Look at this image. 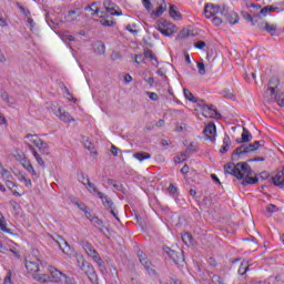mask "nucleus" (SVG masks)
I'll list each match as a JSON object with an SVG mask.
<instances>
[{
    "instance_id": "nucleus-23",
    "label": "nucleus",
    "mask_w": 284,
    "mask_h": 284,
    "mask_svg": "<svg viewBox=\"0 0 284 284\" xmlns=\"http://www.w3.org/2000/svg\"><path fill=\"white\" fill-rule=\"evenodd\" d=\"M222 17H225L226 21L229 23H231V26H236V23H239V13L234 12V11H229L226 9V14H223Z\"/></svg>"
},
{
    "instance_id": "nucleus-26",
    "label": "nucleus",
    "mask_w": 284,
    "mask_h": 284,
    "mask_svg": "<svg viewBox=\"0 0 284 284\" xmlns=\"http://www.w3.org/2000/svg\"><path fill=\"white\" fill-rule=\"evenodd\" d=\"M79 17H81V12L79 11V9H75V10L68 11V13L64 16V19L69 23H72V21H77Z\"/></svg>"
},
{
    "instance_id": "nucleus-13",
    "label": "nucleus",
    "mask_w": 284,
    "mask_h": 284,
    "mask_svg": "<svg viewBox=\"0 0 284 284\" xmlns=\"http://www.w3.org/2000/svg\"><path fill=\"white\" fill-rule=\"evenodd\" d=\"M53 241L57 243L58 247H60V250L63 252V254H67L68 256H70L72 254V246H70L68 241L62 239L60 235H57L53 239Z\"/></svg>"
},
{
    "instance_id": "nucleus-64",
    "label": "nucleus",
    "mask_w": 284,
    "mask_h": 284,
    "mask_svg": "<svg viewBox=\"0 0 284 284\" xmlns=\"http://www.w3.org/2000/svg\"><path fill=\"white\" fill-rule=\"evenodd\" d=\"M113 189H115L118 192H121V190H123V185L120 182H115L113 184Z\"/></svg>"
},
{
    "instance_id": "nucleus-6",
    "label": "nucleus",
    "mask_w": 284,
    "mask_h": 284,
    "mask_svg": "<svg viewBox=\"0 0 284 284\" xmlns=\"http://www.w3.org/2000/svg\"><path fill=\"white\" fill-rule=\"evenodd\" d=\"M215 14H227V7L226 6H219L214 3H206L204 7V16L206 19H212Z\"/></svg>"
},
{
    "instance_id": "nucleus-22",
    "label": "nucleus",
    "mask_w": 284,
    "mask_h": 284,
    "mask_svg": "<svg viewBox=\"0 0 284 284\" xmlns=\"http://www.w3.org/2000/svg\"><path fill=\"white\" fill-rule=\"evenodd\" d=\"M57 116H59L60 121H63V123H72L74 122V118L67 111H63L61 109L58 110Z\"/></svg>"
},
{
    "instance_id": "nucleus-54",
    "label": "nucleus",
    "mask_w": 284,
    "mask_h": 284,
    "mask_svg": "<svg viewBox=\"0 0 284 284\" xmlns=\"http://www.w3.org/2000/svg\"><path fill=\"white\" fill-rule=\"evenodd\" d=\"M205 45H206L205 41H197L194 44V48H197V50H203V48H205Z\"/></svg>"
},
{
    "instance_id": "nucleus-55",
    "label": "nucleus",
    "mask_w": 284,
    "mask_h": 284,
    "mask_svg": "<svg viewBox=\"0 0 284 284\" xmlns=\"http://www.w3.org/2000/svg\"><path fill=\"white\" fill-rule=\"evenodd\" d=\"M75 205L81 210L82 212H85L88 210V206L83 202H75Z\"/></svg>"
},
{
    "instance_id": "nucleus-30",
    "label": "nucleus",
    "mask_w": 284,
    "mask_h": 284,
    "mask_svg": "<svg viewBox=\"0 0 284 284\" xmlns=\"http://www.w3.org/2000/svg\"><path fill=\"white\" fill-rule=\"evenodd\" d=\"M93 50L97 54H105V44L102 41H98L93 44Z\"/></svg>"
},
{
    "instance_id": "nucleus-52",
    "label": "nucleus",
    "mask_w": 284,
    "mask_h": 284,
    "mask_svg": "<svg viewBox=\"0 0 284 284\" xmlns=\"http://www.w3.org/2000/svg\"><path fill=\"white\" fill-rule=\"evenodd\" d=\"M4 284H12V272H8L7 276L4 277Z\"/></svg>"
},
{
    "instance_id": "nucleus-57",
    "label": "nucleus",
    "mask_w": 284,
    "mask_h": 284,
    "mask_svg": "<svg viewBox=\"0 0 284 284\" xmlns=\"http://www.w3.org/2000/svg\"><path fill=\"white\" fill-rule=\"evenodd\" d=\"M145 10H152V2L150 0H142Z\"/></svg>"
},
{
    "instance_id": "nucleus-12",
    "label": "nucleus",
    "mask_w": 284,
    "mask_h": 284,
    "mask_svg": "<svg viewBox=\"0 0 284 284\" xmlns=\"http://www.w3.org/2000/svg\"><path fill=\"white\" fill-rule=\"evenodd\" d=\"M252 152H256V148L252 144H242L233 151L232 159L236 160V156H241V154H250Z\"/></svg>"
},
{
    "instance_id": "nucleus-35",
    "label": "nucleus",
    "mask_w": 284,
    "mask_h": 284,
    "mask_svg": "<svg viewBox=\"0 0 284 284\" xmlns=\"http://www.w3.org/2000/svg\"><path fill=\"white\" fill-rule=\"evenodd\" d=\"M187 159H190V151L179 153L175 158V163H183V161H187Z\"/></svg>"
},
{
    "instance_id": "nucleus-16",
    "label": "nucleus",
    "mask_w": 284,
    "mask_h": 284,
    "mask_svg": "<svg viewBox=\"0 0 284 284\" xmlns=\"http://www.w3.org/2000/svg\"><path fill=\"white\" fill-rule=\"evenodd\" d=\"M138 257H139L140 263L146 270V272H149V274H151V272H154V270H152V262H150L148 260V255L145 253H143V251L138 252Z\"/></svg>"
},
{
    "instance_id": "nucleus-49",
    "label": "nucleus",
    "mask_w": 284,
    "mask_h": 284,
    "mask_svg": "<svg viewBox=\"0 0 284 284\" xmlns=\"http://www.w3.org/2000/svg\"><path fill=\"white\" fill-rule=\"evenodd\" d=\"M149 99H151V101H159V94H156L155 92H146Z\"/></svg>"
},
{
    "instance_id": "nucleus-14",
    "label": "nucleus",
    "mask_w": 284,
    "mask_h": 284,
    "mask_svg": "<svg viewBox=\"0 0 284 284\" xmlns=\"http://www.w3.org/2000/svg\"><path fill=\"white\" fill-rule=\"evenodd\" d=\"M164 251L173 261V263H175V265H179L180 263H183L185 261V257L183 256V251L176 252L170 247H165Z\"/></svg>"
},
{
    "instance_id": "nucleus-9",
    "label": "nucleus",
    "mask_w": 284,
    "mask_h": 284,
    "mask_svg": "<svg viewBox=\"0 0 284 284\" xmlns=\"http://www.w3.org/2000/svg\"><path fill=\"white\" fill-rule=\"evenodd\" d=\"M26 270L30 274H37V272H41V265H43V262L39 258H30L24 261Z\"/></svg>"
},
{
    "instance_id": "nucleus-17",
    "label": "nucleus",
    "mask_w": 284,
    "mask_h": 284,
    "mask_svg": "<svg viewBox=\"0 0 284 284\" xmlns=\"http://www.w3.org/2000/svg\"><path fill=\"white\" fill-rule=\"evenodd\" d=\"M258 30H265L266 32H268V34H271V37H275L276 36V24H270V22L263 21L261 23L257 24Z\"/></svg>"
},
{
    "instance_id": "nucleus-3",
    "label": "nucleus",
    "mask_w": 284,
    "mask_h": 284,
    "mask_svg": "<svg viewBox=\"0 0 284 284\" xmlns=\"http://www.w3.org/2000/svg\"><path fill=\"white\" fill-rule=\"evenodd\" d=\"M274 83H276V79L268 81L270 87L265 91V99L268 103H277L280 108H284V92L278 93V91H276L277 87H274Z\"/></svg>"
},
{
    "instance_id": "nucleus-53",
    "label": "nucleus",
    "mask_w": 284,
    "mask_h": 284,
    "mask_svg": "<svg viewBox=\"0 0 284 284\" xmlns=\"http://www.w3.org/2000/svg\"><path fill=\"white\" fill-rule=\"evenodd\" d=\"M253 148H255V151L258 150V148H263V145H265V141L261 140V141H255L253 144Z\"/></svg>"
},
{
    "instance_id": "nucleus-56",
    "label": "nucleus",
    "mask_w": 284,
    "mask_h": 284,
    "mask_svg": "<svg viewBox=\"0 0 284 284\" xmlns=\"http://www.w3.org/2000/svg\"><path fill=\"white\" fill-rule=\"evenodd\" d=\"M18 8L21 10L22 14H24L26 17H30V10L24 9L23 6H21L20 3H18Z\"/></svg>"
},
{
    "instance_id": "nucleus-47",
    "label": "nucleus",
    "mask_w": 284,
    "mask_h": 284,
    "mask_svg": "<svg viewBox=\"0 0 284 284\" xmlns=\"http://www.w3.org/2000/svg\"><path fill=\"white\" fill-rule=\"evenodd\" d=\"M85 10H93V14H99V7H97V2H93L91 6L85 7Z\"/></svg>"
},
{
    "instance_id": "nucleus-11",
    "label": "nucleus",
    "mask_w": 284,
    "mask_h": 284,
    "mask_svg": "<svg viewBox=\"0 0 284 284\" xmlns=\"http://www.w3.org/2000/svg\"><path fill=\"white\" fill-rule=\"evenodd\" d=\"M158 30L164 37H172L174 33H176V26L171 22H162L158 24Z\"/></svg>"
},
{
    "instance_id": "nucleus-58",
    "label": "nucleus",
    "mask_w": 284,
    "mask_h": 284,
    "mask_svg": "<svg viewBox=\"0 0 284 284\" xmlns=\"http://www.w3.org/2000/svg\"><path fill=\"white\" fill-rule=\"evenodd\" d=\"M212 23H213L214 26H221V23H223V19H221V18H219V17H214V18L212 19Z\"/></svg>"
},
{
    "instance_id": "nucleus-8",
    "label": "nucleus",
    "mask_w": 284,
    "mask_h": 284,
    "mask_svg": "<svg viewBox=\"0 0 284 284\" xmlns=\"http://www.w3.org/2000/svg\"><path fill=\"white\" fill-rule=\"evenodd\" d=\"M27 139L29 143H32L33 145H36V148H38L40 154H48V143L43 142V140H41L39 135L28 134Z\"/></svg>"
},
{
    "instance_id": "nucleus-51",
    "label": "nucleus",
    "mask_w": 284,
    "mask_h": 284,
    "mask_svg": "<svg viewBox=\"0 0 284 284\" xmlns=\"http://www.w3.org/2000/svg\"><path fill=\"white\" fill-rule=\"evenodd\" d=\"M222 97H224V99H233L234 94L230 90H224Z\"/></svg>"
},
{
    "instance_id": "nucleus-34",
    "label": "nucleus",
    "mask_w": 284,
    "mask_h": 284,
    "mask_svg": "<svg viewBox=\"0 0 284 284\" xmlns=\"http://www.w3.org/2000/svg\"><path fill=\"white\" fill-rule=\"evenodd\" d=\"M6 185L9 190L12 191L13 196H21V193L14 190V187H17V183L12 182V180H7Z\"/></svg>"
},
{
    "instance_id": "nucleus-46",
    "label": "nucleus",
    "mask_w": 284,
    "mask_h": 284,
    "mask_svg": "<svg viewBox=\"0 0 284 284\" xmlns=\"http://www.w3.org/2000/svg\"><path fill=\"white\" fill-rule=\"evenodd\" d=\"M197 70H199V74H201L202 77L205 75V63L203 62H197Z\"/></svg>"
},
{
    "instance_id": "nucleus-25",
    "label": "nucleus",
    "mask_w": 284,
    "mask_h": 284,
    "mask_svg": "<svg viewBox=\"0 0 284 284\" xmlns=\"http://www.w3.org/2000/svg\"><path fill=\"white\" fill-rule=\"evenodd\" d=\"M100 23L101 26H104V28H112L114 26V18L112 16L103 14L100 17Z\"/></svg>"
},
{
    "instance_id": "nucleus-10",
    "label": "nucleus",
    "mask_w": 284,
    "mask_h": 284,
    "mask_svg": "<svg viewBox=\"0 0 284 284\" xmlns=\"http://www.w3.org/2000/svg\"><path fill=\"white\" fill-rule=\"evenodd\" d=\"M48 272L51 275V283H63V278L68 276L65 273L59 271L57 267L49 265Z\"/></svg>"
},
{
    "instance_id": "nucleus-44",
    "label": "nucleus",
    "mask_w": 284,
    "mask_h": 284,
    "mask_svg": "<svg viewBox=\"0 0 284 284\" xmlns=\"http://www.w3.org/2000/svg\"><path fill=\"white\" fill-rule=\"evenodd\" d=\"M106 210H110V214H112V216H114V219H116L118 221H121L119 219V215L116 214V211H114V202H112L111 206H104Z\"/></svg>"
},
{
    "instance_id": "nucleus-7",
    "label": "nucleus",
    "mask_w": 284,
    "mask_h": 284,
    "mask_svg": "<svg viewBox=\"0 0 284 284\" xmlns=\"http://www.w3.org/2000/svg\"><path fill=\"white\" fill-rule=\"evenodd\" d=\"M87 190H92L93 194H97L99 196L104 205V207H112V200L105 195V193L100 192L99 189L94 185V183L90 182V178H87Z\"/></svg>"
},
{
    "instance_id": "nucleus-28",
    "label": "nucleus",
    "mask_w": 284,
    "mask_h": 284,
    "mask_svg": "<svg viewBox=\"0 0 284 284\" xmlns=\"http://www.w3.org/2000/svg\"><path fill=\"white\" fill-rule=\"evenodd\" d=\"M230 145H232V140L230 139V135L225 134L223 145L220 149L221 154H225L230 150Z\"/></svg>"
},
{
    "instance_id": "nucleus-32",
    "label": "nucleus",
    "mask_w": 284,
    "mask_h": 284,
    "mask_svg": "<svg viewBox=\"0 0 284 284\" xmlns=\"http://www.w3.org/2000/svg\"><path fill=\"white\" fill-rule=\"evenodd\" d=\"M248 270H250V263L244 260V261H242L237 272L241 276H245V274H247Z\"/></svg>"
},
{
    "instance_id": "nucleus-33",
    "label": "nucleus",
    "mask_w": 284,
    "mask_h": 284,
    "mask_svg": "<svg viewBox=\"0 0 284 284\" xmlns=\"http://www.w3.org/2000/svg\"><path fill=\"white\" fill-rule=\"evenodd\" d=\"M24 169L29 172L31 176H36V179H39V175L37 174V171L34 170V166L29 161H24L22 164Z\"/></svg>"
},
{
    "instance_id": "nucleus-45",
    "label": "nucleus",
    "mask_w": 284,
    "mask_h": 284,
    "mask_svg": "<svg viewBox=\"0 0 284 284\" xmlns=\"http://www.w3.org/2000/svg\"><path fill=\"white\" fill-rule=\"evenodd\" d=\"M2 179H4V181H10L12 180V174L10 173V171L3 169L2 172Z\"/></svg>"
},
{
    "instance_id": "nucleus-38",
    "label": "nucleus",
    "mask_w": 284,
    "mask_h": 284,
    "mask_svg": "<svg viewBox=\"0 0 284 284\" xmlns=\"http://www.w3.org/2000/svg\"><path fill=\"white\" fill-rule=\"evenodd\" d=\"M275 212H278V206L274 205V204H268L266 206V212H265V216L270 217L273 214H275Z\"/></svg>"
},
{
    "instance_id": "nucleus-41",
    "label": "nucleus",
    "mask_w": 284,
    "mask_h": 284,
    "mask_svg": "<svg viewBox=\"0 0 284 284\" xmlns=\"http://www.w3.org/2000/svg\"><path fill=\"white\" fill-rule=\"evenodd\" d=\"M166 8H168V6L165 4V0H162V3L154 12L155 17H161V14H163L165 12Z\"/></svg>"
},
{
    "instance_id": "nucleus-36",
    "label": "nucleus",
    "mask_w": 284,
    "mask_h": 284,
    "mask_svg": "<svg viewBox=\"0 0 284 284\" xmlns=\"http://www.w3.org/2000/svg\"><path fill=\"white\" fill-rule=\"evenodd\" d=\"M34 278L40 283H52V277L49 274L36 275Z\"/></svg>"
},
{
    "instance_id": "nucleus-50",
    "label": "nucleus",
    "mask_w": 284,
    "mask_h": 284,
    "mask_svg": "<svg viewBox=\"0 0 284 284\" xmlns=\"http://www.w3.org/2000/svg\"><path fill=\"white\" fill-rule=\"evenodd\" d=\"M176 186H174V184H170L169 185V194H171V196H176Z\"/></svg>"
},
{
    "instance_id": "nucleus-24",
    "label": "nucleus",
    "mask_w": 284,
    "mask_h": 284,
    "mask_svg": "<svg viewBox=\"0 0 284 284\" xmlns=\"http://www.w3.org/2000/svg\"><path fill=\"white\" fill-rule=\"evenodd\" d=\"M242 17H243V19L248 21V23L256 26L258 19H261V13L253 14V17H252V14H250L247 11H242Z\"/></svg>"
},
{
    "instance_id": "nucleus-61",
    "label": "nucleus",
    "mask_w": 284,
    "mask_h": 284,
    "mask_svg": "<svg viewBox=\"0 0 284 284\" xmlns=\"http://www.w3.org/2000/svg\"><path fill=\"white\" fill-rule=\"evenodd\" d=\"M1 99L4 101V103H10V97L8 95V92H2Z\"/></svg>"
},
{
    "instance_id": "nucleus-1",
    "label": "nucleus",
    "mask_w": 284,
    "mask_h": 284,
    "mask_svg": "<svg viewBox=\"0 0 284 284\" xmlns=\"http://www.w3.org/2000/svg\"><path fill=\"white\" fill-rule=\"evenodd\" d=\"M224 171L226 174L236 176L239 181H242V185H256L258 183V178H252V168L247 162H239L234 164L233 162L224 165Z\"/></svg>"
},
{
    "instance_id": "nucleus-15",
    "label": "nucleus",
    "mask_w": 284,
    "mask_h": 284,
    "mask_svg": "<svg viewBox=\"0 0 284 284\" xmlns=\"http://www.w3.org/2000/svg\"><path fill=\"white\" fill-rule=\"evenodd\" d=\"M105 11L102 14H108V17H121V12L114 10V3L110 0L104 1Z\"/></svg>"
},
{
    "instance_id": "nucleus-62",
    "label": "nucleus",
    "mask_w": 284,
    "mask_h": 284,
    "mask_svg": "<svg viewBox=\"0 0 284 284\" xmlns=\"http://www.w3.org/2000/svg\"><path fill=\"white\" fill-rule=\"evenodd\" d=\"M62 41H64L65 43L72 42V41H74V37L73 36H63Z\"/></svg>"
},
{
    "instance_id": "nucleus-2",
    "label": "nucleus",
    "mask_w": 284,
    "mask_h": 284,
    "mask_svg": "<svg viewBox=\"0 0 284 284\" xmlns=\"http://www.w3.org/2000/svg\"><path fill=\"white\" fill-rule=\"evenodd\" d=\"M183 92L187 101H191V103H197L200 110H202L203 116L206 119H221V113L214 109V105H210L205 103V101L196 99L187 89H183Z\"/></svg>"
},
{
    "instance_id": "nucleus-37",
    "label": "nucleus",
    "mask_w": 284,
    "mask_h": 284,
    "mask_svg": "<svg viewBox=\"0 0 284 284\" xmlns=\"http://www.w3.org/2000/svg\"><path fill=\"white\" fill-rule=\"evenodd\" d=\"M182 241H183L184 245H187V246L194 245V237H192V234H190V233H184L182 235Z\"/></svg>"
},
{
    "instance_id": "nucleus-31",
    "label": "nucleus",
    "mask_w": 284,
    "mask_h": 284,
    "mask_svg": "<svg viewBox=\"0 0 284 284\" xmlns=\"http://www.w3.org/2000/svg\"><path fill=\"white\" fill-rule=\"evenodd\" d=\"M133 158L142 162V161H148V159H152V155L148 152H138L133 154Z\"/></svg>"
},
{
    "instance_id": "nucleus-4",
    "label": "nucleus",
    "mask_w": 284,
    "mask_h": 284,
    "mask_svg": "<svg viewBox=\"0 0 284 284\" xmlns=\"http://www.w3.org/2000/svg\"><path fill=\"white\" fill-rule=\"evenodd\" d=\"M80 245L84 250V252L89 256V258H91L93 262H95L100 272H105V262L103 261V258H101V255H99V252L97 250H94V246L92 245V243H90L88 241H81Z\"/></svg>"
},
{
    "instance_id": "nucleus-39",
    "label": "nucleus",
    "mask_w": 284,
    "mask_h": 284,
    "mask_svg": "<svg viewBox=\"0 0 284 284\" xmlns=\"http://www.w3.org/2000/svg\"><path fill=\"white\" fill-rule=\"evenodd\" d=\"M169 14L172 19H181V12L176 10V6H171L169 9Z\"/></svg>"
},
{
    "instance_id": "nucleus-63",
    "label": "nucleus",
    "mask_w": 284,
    "mask_h": 284,
    "mask_svg": "<svg viewBox=\"0 0 284 284\" xmlns=\"http://www.w3.org/2000/svg\"><path fill=\"white\" fill-rule=\"evenodd\" d=\"M213 283L215 284H223V280L219 275L213 276Z\"/></svg>"
},
{
    "instance_id": "nucleus-29",
    "label": "nucleus",
    "mask_w": 284,
    "mask_h": 284,
    "mask_svg": "<svg viewBox=\"0 0 284 284\" xmlns=\"http://www.w3.org/2000/svg\"><path fill=\"white\" fill-rule=\"evenodd\" d=\"M144 59H150V61H154L153 65H159V59L150 49H144Z\"/></svg>"
},
{
    "instance_id": "nucleus-27",
    "label": "nucleus",
    "mask_w": 284,
    "mask_h": 284,
    "mask_svg": "<svg viewBox=\"0 0 284 284\" xmlns=\"http://www.w3.org/2000/svg\"><path fill=\"white\" fill-rule=\"evenodd\" d=\"M250 141H252V133L243 128L242 138H237L236 143H250Z\"/></svg>"
},
{
    "instance_id": "nucleus-19",
    "label": "nucleus",
    "mask_w": 284,
    "mask_h": 284,
    "mask_svg": "<svg viewBox=\"0 0 284 284\" xmlns=\"http://www.w3.org/2000/svg\"><path fill=\"white\" fill-rule=\"evenodd\" d=\"M271 179L273 185H276V187L284 190V169L282 170V172H278L275 176Z\"/></svg>"
},
{
    "instance_id": "nucleus-42",
    "label": "nucleus",
    "mask_w": 284,
    "mask_h": 284,
    "mask_svg": "<svg viewBox=\"0 0 284 284\" xmlns=\"http://www.w3.org/2000/svg\"><path fill=\"white\" fill-rule=\"evenodd\" d=\"M92 225H94V227H103V221H101V219H99L98 216H93L90 219Z\"/></svg>"
},
{
    "instance_id": "nucleus-60",
    "label": "nucleus",
    "mask_w": 284,
    "mask_h": 284,
    "mask_svg": "<svg viewBox=\"0 0 284 284\" xmlns=\"http://www.w3.org/2000/svg\"><path fill=\"white\" fill-rule=\"evenodd\" d=\"M143 61H145V55H143V54H136L135 55V63H141V62H143Z\"/></svg>"
},
{
    "instance_id": "nucleus-48",
    "label": "nucleus",
    "mask_w": 284,
    "mask_h": 284,
    "mask_svg": "<svg viewBox=\"0 0 284 284\" xmlns=\"http://www.w3.org/2000/svg\"><path fill=\"white\" fill-rule=\"evenodd\" d=\"M8 224L6 223V220L3 217H0V230H2V232H8Z\"/></svg>"
},
{
    "instance_id": "nucleus-43",
    "label": "nucleus",
    "mask_w": 284,
    "mask_h": 284,
    "mask_svg": "<svg viewBox=\"0 0 284 284\" xmlns=\"http://www.w3.org/2000/svg\"><path fill=\"white\" fill-rule=\"evenodd\" d=\"M136 24H128L125 27V30H128V32H130L131 34H139V30H135Z\"/></svg>"
},
{
    "instance_id": "nucleus-40",
    "label": "nucleus",
    "mask_w": 284,
    "mask_h": 284,
    "mask_svg": "<svg viewBox=\"0 0 284 284\" xmlns=\"http://www.w3.org/2000/svg\"><path fill=\"white\" fill-rule=\"evenodd\" d=\"M18 181H20V183H24L26 187H32V180L27 179L24 174H20L18 176Z\"/></svg>"
},
{
    "instance_id": "nucleus-5",
    "label": "nucleus",
    "mask_w": 284,
    "mask_h": 284,
    "mask_svg": "<svg viewBox=\"0 0 284 284\" xmlns=\"http://www.w3.org/2000/svg\"><path fill=\"white\" fill-rule=\"evenodd\" d=\"M78 267L84 272L91 283L99 284V275H97V270H94V266L85 261V258L81 257L78 260Z\"/></svg>"
},
{
    "instance_id": "nucleus-18",
    "label": "nucleus",
    "mask_w": 284,
    "mask_h": 284,
    "mask_svg": "<svg viewBox=\"0 0 284 284\" xmlns=\"http://www.w3.org/2000/svg\"><path fill=\"white\" fill-rule=\"evenodd\" d=\"M204 134L210 141H214L216 139V125L211 122L204 129Z\"/></svg>"
},
{
    "instance_id": "nucleus-21",
    "label": "nucleus",
    "mask_w": 284,
    "mask_h": 284,
    "mask_svg": "<svg viewBox=\"0 0 284 284\" xmlns=\"http://www.w3.org/2000/svg\"><path fill=\"white\" fill-rule=\"evenodd\" d=\"M28 148H29L30 152L32 153V155L34 156L38 165H40L41 168H45V162H43V158H41V154H39V152H37V149H34V146L30 143H28Z\"/></svg>"
},
{
    "instance_id": "nucleus-59",
    "label": "nucleus",
    "mask_w": 284,
    "mask_h": 284,
    "mask_svg": "<svg viewBox=\"0 0 284 284\" xmlns=\"http://www.w3.org/2000/svg\"><path fill=\"white\" fill-rule=\"evenodd\" d=\"M185 128L186 125L183 123L176 124L175 132H185Z\"/></svg>"
},
{
    "instance_id": "nucleus-20",
    "label": "nucleus",
    "mask_w": 284,
    "mask_h": 284,
    "mask_svg": "<svg viewBox=\"0 0 284 284\" xmlns=\"http://www.w3.org/2000/svg\"><path fill=\"white\" fill-rule=\"evenodd\" d=\"M284 9H281L275 6H266L260 10V18L267 17L268 12H283Z\"/></svg>"
}]
</instances>
